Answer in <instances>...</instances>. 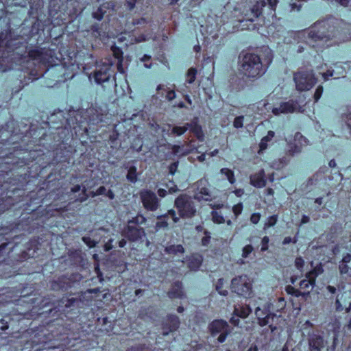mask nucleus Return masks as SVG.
I'll use <instances>...</instances> for the list:
<instances>
[{"label": "nucleus", "instance_id": "473e14b6", "mask_svg": "<svg viewBox=\"0 0 351 351\" xmlns=\"http://www.w3.org/2000/svg\"><path fill=\"white\" fill-rule=\"evenodd\" d=\"M277 222V217L276 215L271 216L268 217L267 221L264 225V229H267L271 226H274Z\"/></svg>", "mask_w": 351, "mask_h": 351}, {"label": "nucleus", "instance_id": "c756f323", "mask_svg": "<svg viewBox=\"0 0 351 351\" xmlns=\"http://www.w3.org/2000/svg\"><path fill=\"white\" fill-rule=\"evenodd\" d=\"M166 215L165 216H159L158 217V219L159 221L156 224V230H158L161 228H166L168 226V223L165 220Z\"/></svg>", "mask_w": 351, "mask_h": 351}, {"label": "nucleus", "instance_id": "bf43d9fd", "mask_svg": "<svg viewBox=\"0 0 351 351\" xmlns=\"http://www.w3.org/2000/svg\"><path fill=\"white\" fill-rule=\"evenodd\" d=\"M347 119L348 121V125L350 128H351V108H350L349 114L347 115Z\"/></svg>", "mask_w": 351, "mask_h": 351}, {"label": "nucleus", "instance_id": "09e8293b", "mask_svg": "<svg viewBox=\"0 0 351 351\" xmlns=\"http://www.w3.org/2000/svg\"><path fill=\"white\" fill-rule=\"evenodd\" d=\"M332 75L333 74H332V71H328L327 73H323L322 77L324 80H328V77H331V76H332Z\"/></svg>", "mask_w": 351, "mask_h": 351}, {"label": "nucleus", "instance_id": "774afa93", "mask_svg": "<svg viewBox=\"0 0 351 351\" xmlns=\"http://www.w3.org/2000/svg\"><path fill=\"white\" fill-rule=\"evenodd\" d=\"M247 351H258V348L256 346H252Z\"/></svg>", "mask_w": 351, "mask_h": 351}, {"label": "nucleus", "instance_id": "423d86ee", "mask_svg": "<svg viewBox=\"0 0 351 351\" xmlns=\"http://www.w3.org/2000/svg\"><path fill=\"white\" fill-rule=\"evenodd\" d=\"M320 273L319 268L308 272L306 276V278L301 280L300 282V289L301 291H297L295 295L304 296L309 294L311 290L315 285L316 276Z\"/></svg>", "mask_w": 351, "mask_h": 351}, {"label": "nucleus", "instance_id": "f03ea898", "mask_svg": "<svg viewBox=\"0 0 351 351\" xmlns=\"http://www.w3.org/2000/svg\"><path fill=\"white\" fill-rule=\"evenodd\" d=\"M175 205L183 217H192L196 212L191 197L186 195L179 196L175 201Z\"/></svg>", "mask_w": 351, "mask_h": 351}, {"label": "nucleus", "instance_id": "c9c22d12", "mask_svg": "<svg viewBox=\"0 0 351 351\" xmlns=\"http://www.w3.org/2000/svg\"><path fill=\"white\" fill-rule=\"evenodd\" d=\"M253 247L251 245H247L243 248L242 256L247 258L250 254L252 253Z\"/></svg>", "mask_w": 351, "mask_h": 351}, {"label": "nucleus", "instance_id": "dca6fc26", "mask_svg": "<svg viewBox=\"0 0 351 351\" xmlns=\"http://www.w3.org/2000/svg\"><path fill=\"white\" fill-rule=\"evenodd\" d=\"M339 272L341 275L351 277V254L346 253L343 255L339 265Z\"/></svg>", "mask_w": 351, "mask_h": 351}, {"label": "nucleus", "instance_id": "69168bd1", "mask_svg": "<svg viewBox=\"0 0 351 351\" xmlns=\"http://www.w3.org/2000/svg\"><path fill=\"white\" fill-rule=\"evenodd\" d=\"M80 190V186L76 185L73 188H72L71 191L73 193H76V192H78Z\"/></svg>", "mask_w": 351, "mask_h": 351}, {"label": "nucleus", "instance_id": "4be33fe9", "mask_svg": "<svg viewBox=\"0 0 351 351\" xmlns=\"http://www.w3.org/2000/svg\"><path fill=\"white\" fill-rule=\"evenodd\" d=\"M252 312L251 308L248 305L245 306H236L234 310V314L237 317L241 318L247 317Z\"/></svg>", "mask_w": 351, "mask_h": 351}, {"label": "nucleus", "instance_id": "aec40b11", "mask_svg": "<svg viewBox=\"0 0 351 351\" xmlns=\"http://www.w3.org/2000/svg\"><path fill=\"white\" fill-rule=\"evenodd\" d=\"M251 184L258 188H262L265 186L266 180L264 178V171H260L258 173L250 177Z\"/></svg>", "mask_w": 351, "mask_h": 351}, {"label": "nucleus", "instance_id": "f8f14e48", "mask_svg": "<svg viewBox=\"0 0 351 351\" xmlns=\"http://www.w3.org/2000/svg\"><path fill=\"white\" fill-rule=\"evenodd\" d=\"M197 191L195 198L198 201H209L211 199L210 192L207 187V182L206 180H200L197 183Z\"/></svg>", "mask_w": 351, "mask_h": 351}, {"label": "nucleus", "instance_id": "cd10ccee", "mask_svg": "<svg viewBox=\"0 0 351 351\" xmlns=\"http://www.w3.org/2000/svg\"><path fill=\"white\" fill-rule=\"evenodd\" d=\"M146 221L145 217L142 215H138L136 217H133L132 219L128 221V224L134 225V224H143Z\"/></svg>", "mask_w": 351, "mask_h": 351}, {"label": "nucleus", "instance_id": "5fc2aeb1", "mask_svg": "<svg viewBox=\"0 0 351 351\" xmlns=\"http://www.w3.org/2000/svg\"><path fill=\"white\" fill-rule=\"evenodd\" d=\"M210 241V237H204L202 240V243L203 245H207Z\"/></svg>", "mask_w": 351, "mask_h": 351}, {"label": "nucleus", "instance_id": "f3484780", "mask_svg": "<svg viewBox=\"0 0 351 351\" xmlns=\"http://www.w3.org/2000/svg\"><path fill=\"white\" fill-rule=\"evenodd\" d=\"M190 126L189 123H186L184 126H175L171 129V125H167L162 128V132L168 135L181 136L189 129Z\"/></svg>", "mask_w": 351, "mask_h": 351}, {"label": "nucleus", "instance_id": "4468645a", "mask_svg": "<svg viewBox=\"0 0 351 351\" xmlns=\"http://www.w3.org/2000/svg\"><path fill=\"white\" fill-rule=\"evenodd\" d=\"M293 143H290L289 152L292 154L299 153L303 146L307 145V140L300 133H296L294 136Z\"/></svg>", "mask_w": 351, "mask_h": 351}, {"label": "nucleus", "instance_id": "a878e982", "mask_svg": "<svg viewBox=\"0 0 351 351\" xmlns=\"http://www.w3.org/2000/svg\"><path fill=\"white\" fill-rule=\"evenodd\" d=\"M182 295V285L180 282L175 283L171 291L169 292V297L172 298H181Z\"/></svg>", "mask_w": 351, "mask_h": 351}, {"label": "nucleus", "instance_id": "864d4df0", "mask_svg": "<svg viewBox=\"0 0 351 351\" xmlns=\"http://www.w3.org/2000/svg\"><path fill=\"white\" fill-rule=\"evenodd\" d=\"M127 4H128V7L130 10H132L134 8V5H135V1L134 0L132 1H128L127 2Z\"/></svg>", "mask_w": 351, "mask_h": 351}, {"label": "nucleus", "instance_id": "0e129e2a", "mask_svg": "<svg viewBox=\"0 0 351 351\" xmlns=\"http://www.w3.org/2000/svg\"><path fill=\"white\" fill-rule=\"evenodd\" d=\"M291 242V238L289 237H285L283 240V244H288Z\"/></svg>", "mask_w": 351, "mask_h": 351}, {"label": "nucleus", "instance_id": "6e6552de", "mask_svg": "<svg viewBox=\"0 0 351 351\" xmlns=\"http://www.w3.org/2000/svg\"><path fill=\"white\" fill-rule=\"evenodd\" d=\"M350 291H344L339 293L336 297L335 303L336 311L341 312L346 309V312H349L351 310V302H350Z\"/></svg>", "mask_w": 351, "mask_h": 351}, {"label": "nucleus", "instance_id": "72a5a7b5", "mask_svg": "<svg viewBox=\"0 0 351 351\" xmlns=\"http://www.w3.org/2000/svg\"><path fill=\"white\" fill-rule=\"evenodd\" d=\"M223 284V280L221 278L219 279V280L216 285V289L220 295L225 296L228 294V291L222 289Z\"/></svg>", "mask_w": 351, "mask_h": 351}, {"label": "nucleus", "instance_id": "bb28decb", "mask_svg": "<svg viewBox=\"0 0 351 351\" xmlns=\"http://www.w3.org/2000/svg\"><path fill=\"white\" fill-rule=\"evenodd\" d=\"M221 173L227 178L230 183L234 184L235 182L234 175L232 170L228 168H223L221 169Z\"/></svg>", "mask_w": 351, "mask_h": 351}, {"label": "nucleus", "instance_id": "e433bc0d", "mask_svg": "<svg viewBox=\"0 0 351 351\" xmlns=\"http://www.w3.org/2000/svg\"><path fill=\"white\" fill-rule=\"evenodd\" d=\"M295 265L297 269H298L299 270H302L304 265V261L303 260L302 258L298 257L295 261Z\"/></svg>", "mask_w": 351, "mask_h": 351}, {"label": "nucleus", "instance_id": "39448f33", "mask_svg": "<svg viewBox=\"0 0 351 351\" xmlns=\"http://www.w3.org/2000/svg\"><path fill=\"white\" fill-rule=\"evenodd\" d=\"M231 289L238 295L249 296L252 292L250 280L245 275L236 277L232 280Z\"/></svg>", "mask_w": 351, "mask_h": 351}, {"label": "nucleus", "instance_id": "20e7f679", "mask_svg": "<svg viewBox=\"0 0 351 351\" xmlns=\"http://www.w3.org/2000/svg\"><path fill=\"white\" fill-rule=\"evenodd\" d=\"M294 81L298 90H308L317 82L312 71L298 72L294 75Z\"/></svg>", "mask_w": 351, "mask_h": 351}, {"label": "nucleus", "instance_id": "a19ab883", "mask_svg": "<svg viewBox=\"0 0 351 351\" xmlns=\"http://www.w3.org/2000/svg\"><path fill=\"white\" fill-rule=\"evenodd\" d=\"M261 219V215L259 213H253L250 217V221L252 223L256 224Z\"/></svg>", "mask_w": 351, "mask_h": 351}, {"label": "nucleus", "instance_id": "ddd939ff", "mask_svg": "<svg viewBox=\"0 0 351 351\" xmlns=\"http://www.w3.org/2000/svg\"><path fill=\"white\" fill-rule=\"evenodd\" d=\"M297 105L293 101L282 103L278 107H274L272 109L274 114L278 116L280 114L291 113L296 111Z\"/></svg>", "mask_w": 351, "mask_h": 351}, {"label": "nucleus", "instance_id": "5701e85b", "mask_svg": "<svg viewBox=\"0 0 351 351\" xmlns=\"http://www.w3.org/2000/svg\"><path fill=\"white\" fill-rule=\"evenodd\" d=\"M202 257L199 254H193L189 261V267L191 269L196 270L202 263Z\"/></svg>", "mask_w": 351, "mask_h": 351}, {"label": "nucleus", "instance_id": "9d476101", "mask_svg": "<svg viewBox=\"0 0 351 351\" xmlns=\"http://www.w3.org/2000/svg\"><path fill=\"white\" fill-rule=\"evenodd\" d=\"M269 308L270 304H268L267 307H264V308H261L260 307H257L256 308L255 314L258 319V323L261 326L266 325L271 326L273 319L276 318V315L270 313Z\"/></svg>", "mask_w": 351, "mask_h": 351}, {"label": "nucleus", "instance_id": "c03bdc74", "mask_svg": "<svg viewBox=\"0 0 351 351\" xmlns=\"http://www.w3.org/2000/svg\"><path fill=\"white\" fill-rule=\"evenodd\" d=\"M106 189L104 186H100L95 192V195H104L106 193Z\"/></svg>", "mask_w": 351, "mask_h": 351}, {"label": "nucleus", "instance_id": "680f3d73", "mask_svg": "<svg viewBox=\"0 0 351 351\" xmlns=\"http://www.w3.org/2000/svg\"><path fill=\"white\" fill-rule=\"evenodd\" d=\"M126 245V241L125 239H121L119 242V246L120 247H125V245Z\"/></svg>", "mask_w": 351, "mask_h": 351}, {"label": "nucleus", "instance_id": "0eeeda50", "mask_svg": "<svg viewBox=\"0 0 351 351\" xmlns=\"http://www.w3.org/2000/svg\"><path fill=\"white\" fill-rule=\"evenodd\" d=\"M140 197L143 206L147 210L154 211L158 208V199L154 192L147 189L142 190L140 193Z\"/></svg>", "mask_w": 351, "mask_h": 351}, {"label": "nucleus", "instance_id": "37998d69", "mask_svg": "<svg viewBox=\"0 0 351 351\" xmlns=\"http://www.w3.org/2000/svg\"><path fill=\"white\" fill-rule=\"evenodd\" d=\"M168 215L171 216L174 223H177L179 221V217H176V212L173 210H170L168 212Z\"/></svg>", "mask_w": 351, "mask_h": 351}, {"label": "nucleus", "instance_id": "f704fd0d", "mask_svg": "<svg viewBox=\"0 0 351 351\" xmlns=\"http://www.w3.org/2000/svg\"><path fill=\"white\" fill-rule=\"evenodd\" d=\"M243 120L244 117L243 116H239L236 117L233 122V125L236 128H241L243 127Z\"/></svg>", "mask_w": 351, "mask_h": 351}, {"label": "nucleus", "instance_id": "412c9836", "mask_svg": "<svg viewBox=\"0 0 351 351\" xmlns=\"http://www.w3.org/2000/svg\"><path fill=\"white\" fill-rule=\"evenodd\" d=\"M179 319L176 315H171L168 317L165 322V327L169 329V332L176 330L179 326ZM163 335H167L169 331L164 330L162 332Z\"/></svg>", "mask_w": 351, "mask_h": 351}, {"label": "nucleus", "instance_id": "c85d7f7f", "mask_svg": "<svg viewBox=\"0 0 351 351\" xmlns=\"http://www.w3.org/2000/svg\"><path fill=\"white\" fill-rule=\"evenodd\" d=\"M127 178L128 180H130L132 182H135L136 181V180H137L136 169L135 167H130L128 174H127Z\"/></svg>", "mask_w": 351, "mask_h": 351}, {"label": "nucleus", "instance_id": "a211bd4d", "mask_svg": "<svg viewBox=\"0 0 351 351\" xmlns=\"http://www.w3.org/2000/svg\"><path fill=\"white\" fill-rule=\"evenodd\" d=\"M276 3L277 0H260L252 8V12L254 16L256 18L261 14L263 7L268 4L271 10H274Z\"/></svg>", "mask_w": 351, "mask_h": 351}, {"label": "nucleus", "instance_id": "79ce46f5", "mask_svg": "<svg viewBox=\"0 0 351 351\" xmlns=\"http://www.w3.org/2000/svg\"><path fill=\"white\" fill-rule=\"evenodd\" d=\"M269 238L264 237L262 239L261 251H265L268 249Z\"/></svg>", "mask_w": 351, "mask_h": 351}, {"label": "nucleus", "instance_id": "4c0bfd02", "mask_svg": "<svg viewBox=\"0 0 351 351\" xmlns=\"http://www.w3.org/2000/svg\"><path fill=\"white\" fill-rule=\"evenodd\" d=\"M322 93H323L322 86H318L315 90V94H314V99H315V101H317L320 99V97L322 95Z\"/></svg>", "mask_w": 351, "mask_h": 351}, {"label": "nucleus", "instance_id": "2f4dec72", "mask_svg": "<svg viewBox=\"0 0 351 351\" xmlns=\"http://www.w3.org/2000/svg\"><path fill=\"white\" fill-rule=\"evenodd\" d=\"M196 74H197V70L194 68H191L189 69L188 72H187V82L189 84H192L195 80V76H196Z\"/></svg>", "mask_w": 351, "mask_h": 351}, {"label": "nucleus", "instance_id": "7ed1b4c3", "mask_svg": "<svg viewBox=\"0 0 351 351\" xmlns=\"http://www.w3.org/2000/svg\"><path fill=\"white\" fill-rule=\"evenodd\" d=\"M209 330L213 337L219 335L217 341L223 343L226 341L227 335L230 333L231 328L228 324L223 319H216L209 324Z\"/></svg>", "mask_w": 351, "mask_h": 351}, {"label": "nucleus", "instance_id": "6ab92c4d", "mask_svg": "<svg viewBox=\"0 0 351 351\" xmlns=\"http://www.w3.org/2000/svg\"><path fill=\"white\" fill-rule=\"evenodd\" d=\"M110 69V65L107 64L104 66L103 70L97 71L95 74V82L97 84H101L103 82L108 81L110 77V74L108 72Z\"/></svg>", "mask_w": 351, "mask_h": 351}, {"label": "nucleus", "instance_id": "4d7b16f0", "mask_svg": "<svg viewBox=\"0 0 351 351\" xmlns=\"http://www.w3.org/2000/svg\"><path fill=\"white\" fill-rule=\"evenodd\" d=\"M234 193H235V195L237 197H241L243 194L244 192H243V189H237V190H235L234 191Z\"/></svg>", "mask_w": 351, "mask_h": 351}, {"label": "nucleus", "instance_id": "de8ad7c7", "mask_svg": "<svg viewBox=\"0 0 351 351\" xmlns=\"http://www.w3.org/2000/svg\"><path fill=\"white\" fill-rule=\"evenodd\" d=\"M230 322L234 326H239V319L238 318H235L234 316L232 317L230 319Z\"/></svg>", "mask_w": 351, "mask_h": 351}, {"label": "nucleus", "instance_id": "1a4fd4ad", "mask_svg": "<svg viewBox=\"0 0 351 351\" xmlns=\"http://www.w3.org/2000/svg\"><path fill=\"white\" fill-rule=\"evenodd\" d=\"M325 22H318L314 24L308 30V38L312 41H322L326 38V40L330 38V35H326L324 30L321 29L325 28Z\"/></svg>", "mask_w": 351, "mask_h": 351}, {"label": "nucleus", "instance_id": "393cba45", "mask_svg": "<svg viewBox=\"0 0 351 351\" xmlns=\"http://www.w3.org/2000/svg\"><path fill=\"white\" fill-rule=\"evenodd\" d=\"M191 126L189 128L195 134L196 137L201 141H204V132L202 131V127L198 125L197 123H189Z\"/></svg>", "mask_w": 351, "mask_h": 351}, {"label": "nucleus", "instance_id": "338daca9", "mask_svg": "<svg viewBox=\"0 0 351 351\" xmlns=\"http://www.w3.org/2000/svg\"><path fill=\"white\" fill-rule=\"evenodd\" d=\"M150 59V56L148 55H144L141 58V60L142 62H146Z\"/></svg>", "mask_w": 351, "mask_h": 351}, {"label": "nucleus", "instance_id": "2eb2a0df", "mask_svg": "<svg viewBox=\"0 0 351 351\" xmlns=\"http://www.w3.org/2000/svg\"><path fill=\"white\" fill-rule=\"evenodd\" d=\"M308 343L311 351H322L326 345V342L323 337L316 334H313L310 337Z\"/></svg>", "mask_w": 351, "mask_h": 351}, {"label": "nucleus", "instance_id": "e2e57ef3", "mask_svg": "<svg viewBox=\"0 0 351 351\" xmlns=\"http://www.w3.org/2000/svg\"><path fill=\"white\" fill-rule=\"evenodd\" d=\"M197 159H198V160H199V161H200V162H203V161H204V160H205V159H206V154H201L200 156H199L197 157Z\"/></svg>", "mask_w": 351, "mask_h": 351}, {"label": "nucleus", "instance_id": "6e6d98bb", "mask_svg": "<svg viewBox=\"0 0 351 351\" xmlns=\"http://www.w3.org/2000/svg\"><path fill=\"white\" fill-rule=\"evenodd\" d=\"M326 289L328 291V292H330L332 294H334L336 292V288L332 286L328 285L326 287Z\"/></svg>", "mask_w": 351, "mask_h": 351}, {"label": "nucleus", "instance_id": "7c9ffc66", "mask_svg": "<svg viewBox=\"0 0 351 351\" xmlns=\"http://www.w3.org/2000/svg\"><path fill=\"white\" fill-rule=\"evenodd\" d=\"M213 221L216 223H223L225 222V219L220 212L213 211L212 213Z\"/></svg>", "mask_w": 351, "mask_h": 351}, {"label": "nucleus", "instance_id": "9b49d317", "mask_svg": "<svg viewBox=\"0 0 351 351\" xmlns=\"http://www.w3.org/2000/svg\"><path fill=\"white\" fill-rule=\"evenodd\" d=\"M123 235L131 241H136L145 236L144 229L128 224L123 231Z\"/></svg>", "mask_w": 351, "mask_h": 351}, {"label": "nucleus", "instance_id": "b1692460", "mask_svg": "<svg viewBox=\"0 0 351 351\" xmlns=\"http://www.w3.org/2000/svg\"><path fill=\"white\" fill-rule=\"evenodd\" d=\"M165 252L168 254H172L179 256L184 252V249L182 245H172L165 247Z\"/></svg>", "mask_w": 351, "mask_h": 351}, {"label": "nucleus", "instance_id": "052dcab7", "mask_svg": "<svg viewBox=\"0 0 351 351\" xmlns=\"http://www.w3.org/2000/svg\"><path fill=\"white\" fill-rule=\"evenodd\" d=\"M266 136H268V141H269L274 136V132L273 131H269Z\"/></svg>", "mask_w": 351, "mask_h": 351}, {"label": "nucleus", "instance_id": "13d9d810", "mask_svg": "<svg viewBox=\"0 0 351 351\" xmlns=\"http://www.w3.org/2000/svg\"><path fill=\"white\" fill-rule=\"evenodd\" d=\"M75 302V299H74V298L69 299V300H67V302H66V304H65V306H66V307H69V306H71L72 305V304H73V302Z\"/></svg>", "mask_w": 351, "mask_h": 351}, {"label": "nucleus", "instance_id": "58836bf2", "mask_svg": "<svg viewBox=\"0 0 351 351\" xmlns=\"http://www.w3.org/2000/svg\"><path fill=\"white\" fill-rule=\"evenodd\" d=\"M267 142H269L268 136H265L264 138H262V140L260 143V145H259V147H260V149L258 152L259 153L267 148Z\"/></svg>", "mask_w": 351, "mask_h": 351}, {"label": "nucleus", "instance_id": "a18cd8bd", "mask_svg": "<svg viewBox=\"0 0 351 351\" xmlns=\"http://www.w3.org/2000/svg\"><path fill=\"white\" fill-rule=\"evenodd\" d=\"M176 97V93L173 90H170L167 93V98L168 100L171 101Z\"/></svg>", "mask_w": 351, "mask_h": 351}, {"label": "nucleus", "instance_id": "3c124183", "mask_svg": "<svg viewBox=\"0 0 351 351\" xmlns=\"http://www.w3.org/2000/svg\"><path fill=\"white\" fill-rule=\"evenodd\" d=\"M106 196L110 199H112L114 197V193L111 190H108L106 191Z\"/></svg>", "mask_w": 351, "mask_h": 351}, {"label": "nucleus", "instance_id": "f257e3e1", "mask_svg": "<svg viewBox=\"0 0 351 351\" xmlns=\"http://www.w3.org/2000/svg\"><path fill=\"white\" fill-rule=\"evenodd\" d=\"M241 70L248 77H256L264 73L259 56L253 53H247L243 57Z\"/></svg>", "mask_w": 351, "mask_h": 351}, {"label": "nucleus", "instance_id": "603ef678", "mask_svg": "<svg viewBox=\"0 0 351 351\" xmlns=\"http://www.w3.org/2000/svg\"><path fill=\"white\" fill-rule=\"evenodd\" d=\"M112 242V239H110L108 243L105 244V250L108 251L112 249L111 243Z\"/></svg>", "mask_w": 351, "mask_h": 351}, {"label": "nucleus", "instance_id": "ea45409f", "mask_svg": "<svg viewBox=\"0 0 351 351\" xmlns=\"http://www.w3.org/2000/svg\"><path fill=\"white\" fill-rule=\"evenodd\" d=\"M242 210H243V206H242V204H241V203L234 205L232 208V210H233V213H234L235 216H237L239 214H241Z\"/></svg>", "mask_w": 351, "mask_h": 351}, {"label": "nucleus", "instance_id": "49530a36", "mask_svg": "<svg viewBox=\"0 0 351 351\" xmlns=\"http://www.w3.org/2000/svg\"><path fill=\"white\" fill-rule=\"evenodd\" d=\"M158 194L160 197H164L167 195V191L163 189H160L158 191Z\"/></svg>", "mask_w": 351, "mask_h": 351}, {"label": "nucleus", "instance_id": "8fccbe9b", "mask_svg": "<svg viewBox=\"0 0 351 351\" xmlns=\"http://www.w3.org/2000/svg\"><path fill=\"white\" fill-rule=\"evenodd\" d=\"M83 240L85 243H87V245L90 247H94L95 245V241H89V242L88 243L87 242V240H88V238H86V237H84L83 238Z\"/></svg>", "mask_w": 351, "mask_h": 351}]
</instances>
